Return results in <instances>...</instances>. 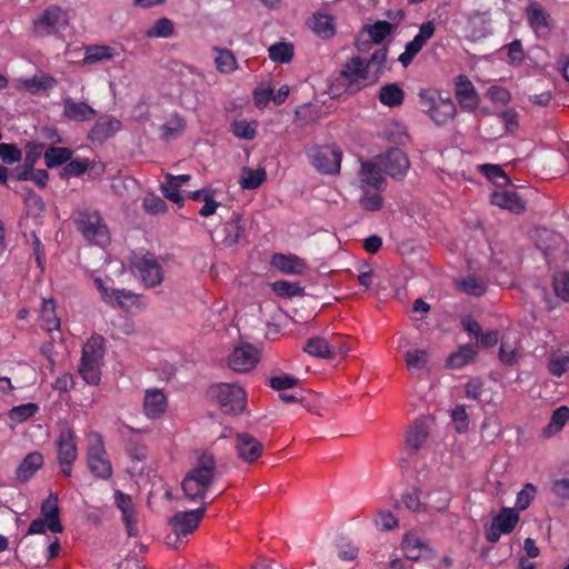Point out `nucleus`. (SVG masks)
<instances>
[{
  "label": "nucleus",
  "instance_id": "052dcab7",
  "mask_svg": "<svg viewBox=\"0 0 569 569\" xmlns=\"http://www.w3.org/2000/svg\"><path fill=\"white\" fill-rule=\"evenodd\" d=\"M293 56V48L289 43L278 42L269 48V58L272 61L288 63Z\"/></svg>",
  "mask_w": 569,
  "mask_h": 569
},
{
  "label": "nucleus",
  "instance_id": "4be33fe9",
  "mask_svg": "<svg viewBox=\"0 0 569 569\" xmlns=\"http://www.w3.org/2000/svg\"><path fill=\"white\" fill-rule=\"evenodd\" d=\"M58 495L50 492L48 498L41 505V517L47 521L48 529L53 533L63 531V526L60 521V510L58 505Z\"/></svg>",
  "mask_w": 569,
  "mask_h": 569
},
{
  "label": "nucleus",
  "instance_id": "39448f33",
  "mask_svg": "<svg viewBox=\"0 0 569 569\" xmlns=\"http://www.w3.org/2000/svg\"><path fill=\"white\" fill-rule=\"evenodd\" d=\"M87 463L96 478L109 479L112 476V465L106 451L103 439L96 431L88 435Z\"/></svg>",
  "mask_w": 569,
  "mask_h": 569
},
{
  "label": "nucleus",
  "instance_id": "c85d7f7f",
  "mask_svg": "<svg viewBox=\"0 0 569 569\" xmlns=\"http://www.w3.org/2000/svg\"><path fill=\"white\" fill-rule=\"evenodd\" d=\"M303 351L311 357L332 359L337 356V346L322 337H313L307 341Z\"/></svg>",
  "mask_w": 569,
  "mask_h": 569
},
{
  "label": "nucleus",
  "instance_id": "3c124183",
  "mask_svg": "<svg viewBox=\"0 0 569 569\" xmlns=\"http://www.w3.org/2000/svg\"><path fill=\"white\" fill-rule=\"evenodd\" d=\"M422 490L413 488L402 496V502L412 512H425L427 511V503L422 501Z\"/></svg>",
  "mask_w": 569,
  "mask_h": 569
},
{
  "label": "nucleus",
  "instance_id": "c756f323",
  "mask_svg": "<svg viewBox=\"0 0 569 569\" xmlns=\"http://www.w3.org/2000/svg\"><path fill=\"white\" fill-rule=\"evenodd\" d=\"M468 38L472 41L480 40L491 34V27L487 13L473 12L468 18Z\"/></svg>",
  "mask_w": 569,
  "mask_h": 569
},
{
  "label": "nucleus",
  "instance_id": "4468645a",
  "mask_svg": "<svg viewBox=\"0 0 569 569\" xmlns=\"http://www.w3.org/2000/svg\"><path fill=\"white\" fill-rule=\"evenodd\" d=\"M234 449L240 460L252 463L258 460L264 450L262 442L248 432H239L234 439Z\"/></svg>",
  "mask_w": 569,
  "mask_h": 569
},
{
  "label": "nucleus",
  "instance_id": "ddd939ff",
  "mask_svg": "<svg viewBox=\"0 0 569 569\" xmlns=\"http://www.w3.org/2000/svg\"><path fill=\"white\" fill-rule=\"evenodd\" d=\"M94 284L99 290L102 300L121 309H128L138 302V296L126 289H110L101 278L94 279Z\"/></svg>",
  "mask_w": 569,
  "mask_h": 569
},
{
  "label": "nucleus",
  "instance_id": "7c9ffc66",
  "mask_svg": "<svg viewBox=\"0 0 569 569\" xmlns=\"http://www.w3.org/2000/svg\"><path fill=\"white\" fill-rule=\"evenodd\" d=\"M114 502L122 512V518L129 536L136 535V515L130 496L120 490L114 491Z\"/></svg>",
  "mask_w": 569,
  "mask_h": 569
},
{
  "label": "nucleus",
  "instance_id": "09e8293b",
  "mask_svg": "<svg viewBox=\"0 0 569 569\" xmlns=\"http://www.w3.org/2000/svg\"><path fill=\"white\" fill-rule=\"evenodd\" d=\"M39 411V406L33 402L13 407L9 413V420L14 425L22 423L27 419L33 417Z\"/></svg>",
  "mask_w": 569,
  "mask_h": 569
},
{
  "label": "nucleus",
  "instance_id": "a18cd8bd",
  "mask_svg": "<svg viewBox=\"0 0 569 569\" xmlns=\"http://www.w3.org/2000/svg\"><path fill=\"white\" fill-rule=\"evenodd\" d=\"M266 170L262 168L257 170L243 168L239 183L242 189L252 190L262 184L266 180Z\"/></svg>",
  "mask_w": 569,
  "mask_h": 569
},
{
  "label": "nucleus",
  "instance_id": "bf43d9fd",
  "mask_svg": "<svg viewBox=\"0 0 569 569\" xmlns=\"http://www.w3.org/2000/svg\"><path fill=\"white\" fill-rule=\"evenodd\" d=\"M537 495V488L532 483H526L522 489L517 493L515 510L517 512L523 511L529 508Z\"/></svg>",
  "mask_w": 569,
  "mask_h": 569
},
{
  "label": "nucleus",
  "instance_id": "20e7f679",
  "mask_svg": "<svg viewBox=\"0 0 569 569\" xmlns=\"http://www.w3.org/2000/svg\"><path fill=\"white\" fill-rule=\"evenodd\" d=\"M208 395L227 415L241 413L246 408L247 393L237 383H216L210 387Z\"/></svg>",
  "mask_w": 569,
  "mask_h": 569
},
{
  "label": "nucleus",
  "instance_id": "412c9836",
  "mask_svg": "<svg viewBox=\"0 0 569 569\" xmlns=\"http://www.w3.org/2000/svg\"><path fill=\"white\" fill-rule=\"evenodd\" d=\"M62 114L70 121L84 122L91 120L96 116V110L83 101H76L67 97L62 101Z\"/></svg>",
  "mask_w": 569,
  "mask_h": 569
},
{
  "label": "nucleus",
  "instance_id": "5fc2aeb1",
  "mask_svg": "<svg viewBox=\"0 0 569 569\" xmlns=\"http://www.w3.org/2000/svg\"><path fill=\"white\" fill-rule=\"evenodd\" d=\"M173 33V23L168 18L157 20L144 31L148 38H169Z\"/></svg>",
  "mask_w": 569,
  "mask_h": 569
},
{
  "label": "nucleus",
  "instance_id": "aec40b11",
  "mask_svg": "<svg viewBox=\"0 0 569 569\" xmlns=\"http://www.w3.org/2000/svg\"><path fill=\"white\" fill-rule=\"evenodd\" d=\"M429 437V425L425 419L413 421L405 437V448L409 453H415L420 450Z\"/></svg>",
  "mask_w": 569,
  "mask_h": 569
},
{
  "label": "nucleus",
  "instance_id": "e433bc0d",
  "mask_svg": "<svg viewBox=\"0 0 569 569\" xmlns=\"http://www.w3.org/2000/svg\"><path fill=\"white\" fill-rule=\"evenodd\" d=\"M43 465V457L40 452H31L26 456L17 469V478L28 481Z\"/></svg>",
  "mask_w": 569,
  "mask_h": 569
},
{
  "label": "nucleus",
  "instance_id": "37998d69",
  "mask_svg": "<svg viewBox=\"0 0 569 569\" xmlns=\"http://www.w3.org/2000/svg\"><path fill=\"white\" fill-rule=\"evenodd\" d=\"M72 150L63 147H50L44 151L43 158L48 168H56L67 163L72 157Z\"/></svg>",
  "mask_w": 569,
  "mask_h": 569
},
{
  "label": "nucleus",
  "instance_id": "0e129e2a",
  "mask_svg": "<svg viewBox=\"0 0 569 569\" xmlns=\"http://www.w3.org/2000/svg\"><path fill=\"white\" fill-rule=\"evenodd\" d=\"M451 420L455 426V429L459 433H465L469 429V417L463 405L456 406L451 410Z\"/></svg>",
  "mask_w": 569,
  "mask_h": 569
},
{
  "label": "nucleus",
  "instance_id": "72a5a7b5",
  "mask_svg": "<svg viewBox=\"0 0 569 569\" xmlns=\"http://www.w3.org/2000/svg\"><path fill=\"white\" fill-rule=\"evenodd\" d=\"M120 127H121V123L116 118H112V117L101 118L92 127L89 137L92 141H103L107 138L114 134L117 131H119Z\"/></svg>",
  "mask_w": 569,
  "mask_h": 569
},
{
  "label": "nucleus",
  "instance_id": "f8f14e48",
  "mask_svg": "<svg viewBox=\"0 0 569 569\" xmlns=\"http://www.w3.org/2000/svg\"><path fill=\"white\" fill-rule=\"evenodd\" d=\"M379 166L383 172L393 179H402L410 167L407 154L398 149H390L385 154L378 157Z\"/></svg>",
  "mask_w": 569,
  "mask_h": 569
},
{
  "label": "nucleus",
  "instance_id": "6e6d98bb",
  "mask_svg": "<svg viewBox=\"0 0 569 569\" xmlns=\"http://www.w3.org/2000/svg\"><path fill=\"white\" fill-rule=\"evenodd\" d=\"M485 389L483 382L480 379H471L466 383L465 395L468 399H472L482 403L490 405L492 402V398L483 397Z\"/></svg>",
  "mask_w": 569,
  "mask_h": 569
},
{
  "label": "nucleus",
  "instance_id": "a211bd4d",
  "mask_svg": "<svg viewBox=\"0 0 569 569\" xmlns=\"http://www.w3.org/2000/svg\"><path fill=\"white\" fill-rule=\"evenodd\" d=\"M455 91L460 107L466 111H473L479 106V98L475 86L466 76H458Z\"/></svg>",
  "mask_w": 569,
  "mask_h": 569
},
{
  "label": "nucleus",
  "instance_id": "9d476101",
  "mask_svg": "<svg viewBox=\"0 0 569 569\" xmlns=\"http://www.w3.org/2000/svg\"><path fill=\"white\" fill-rule=\"evenodd\" d=\"M520 516L517 510L509 507H503L497 516L493 517L491 525L486 529V539L495 543L502 535H508L513 531L519 522Z\"/></svg>",
  "mask_w": 569,
  "mask_h": 569
},
{
  "label": "nucleus",
  "instance_id": "393cba45",
  "mask_svg": "<svg viewBox=\"0 0 569 569\" xmlns=\"http://www.w3.org/2000/svg\"><path fill=\"white\" fill-rule=\"evenodd\" d=\"M520 358L519 336L515 331L503 333L499 348V359L505 365H515Z\"/></svg>",
  "mask_w": 569,
  "mask_h": 569
},
{
  "label": "nucleus",
  "instance_id": "c9c22d12",
  "mask_svg": "<svg viewBox=\"0 0 569 569\" xmlns=\"http://www.w3.org/2000/svg\"><path fill=\"white\" fill-rule=\"evenodd\" d=\"M533 239L536 246L545 254L556 249L561 242V236L547 228H538L535 230Z\"/></svg>",
  "mask_w": 569,
  "mask_h": 569
},
{
  "label": "nucleus",
  "instance_id": "c03bdc74",
  "mask_svg": "<svg viewBox=\"0 0 569 569\" xmlns=\"http://www.w3.org/2000/svg\"><path fill=\"white\" fill-rule=\"evenodd\" d=\"M379 100L387 107L399 106L403 100V91L396 83L386 84L380 89Z\"/></svg>",
  "mask_w": 569,
  "mask_h": 569
},
{
  "label": "nucleus",
  "instance_id": "de8ad7c7",
  "mask_svg": "<svg viewBox=\"0 0 569 569\" xmlns=\"http://www.w3.org/2000/svg\"><path fill=\"white\" fill-rule=\"evenodd\" d=\"M186 129V121L178 114H172L161 127L162 138L171 140L180 136Z\"/></svg>",
  "mask_w": 569,
  "mask_h": 569
},
{
  "label": "nucleus",
  "instance_id": "864d4df0",
  "mask_svg": "<svg viewBox=\"0 0 569 569\" xmlns=\"http://www.w3.org/2000/svg\"><path fill=\"white\" fill-rule=\"evenodd\" d=\"M450 493L445 489H438L428 493L427 497V510L433 509L436 511H445L450 502Z\"/></svg>",
  "mask_w": 569,
  "mask_h": 569
},
{
  "label": "nucleus",
  "instance_id": "4c0bfd02",
  "mask_svg": "<svg viewBox=\"0 0 569 569\" xmlns=\"http://www.w3.org/2000/svg\"><path fill=\"white\" fill-rule=\"evenodd\" d=\"M103 355V338L101 336H93L83 346L81 360L102 365Z\"/></svg>",
  "mask_w": 569,
  "mask_h": 569
},
{
  "label": "nucleus",
  "instance_id": "6e6552de",
  "mask_svg": "<svg viewBox=\"0 0 569 569\" xmlns=\"http://www.w3.org/2000/svg\"><path fill=\"white\" fill-rule=\"evenodd\" d=\"M308 158L319 172L335 174L340 170L342 153L335 146L315 147L308 151Z\"/></svg>",
  "mask_w": 569,
  "mask_h": 569
},
{
  "label": "nucleus",
  "instance_id": "bb28decb",
  "mask_svg": "<svg viewBox=\"0 0 569 569\" xmlns=\"http://www.w3.org/2000/svg\"><path fill=\"white\" fill-rule=\"evenodd\" d=\"M58 460L76 461L78 458V448L74 432L64 427L60 430L57 439Z\"/></svg>",
  "mask_w": 569,
  "mask_h": 569
},
{
  "label": "nucleus",
  "instance_id": "a878e982",
  "mask_svg": "<svg viewBox=\"0 0 569 569\" xmlns=\"http://www.w3.org/2000/svg\"><path fill=\"white\" fill-rule=\"evenodd\" d=\"M119 56L117 47L107 44H91L84 48V57L81 61L82 66H92L101 62L110 61Z\"/></svg>",
  "mask_w": 569,
  "mask_h": 569
},
{
  "label": "nucleus",
  "instance_id": "f03ea898",
  "mask_svg": "<svg viewBox=\"0 0 569 569\" xmlns=\"http://www.w3.org/2000/svg\"><path fill=\"white\" fill-rule=\"evenodd\" d=\"M216 472L214 458L209 453L199 457L197 465L186 475L181 487L189 501H201L211 486Z\"/></svg>",
  "mask_w": 569,
  "mask_h": 569
},
{
  "label": "nucleus",
  "instance_id": "423d86ee",
  "mask_svg": "<svg viewBox=\"0 0 569 569\" xmlns=\"http://www.w3.org/2000/svg\"><path fill=\"white\" fill-rule=\"evenodd\" d=\"M78 230L91 243L106 247L110 243V233L102 217L97 211L80 212L76 219Z\"/></svg>",
  "mask_w": 569,
  "mask_h": 569
},
{
  "label": "nucleus",
  "instance_id": "774afa93",
  "mask_svg": "<svg viewBox=\"0 0 569 569\" xmlns=\"http://www.w3.org/2000/svg\"><path fill=\"white\" fill-rule=\"evenodd\" d=\"M375 523L381 530H390L398 525V520L391 511L380 510L375 518Z\"/></svg>",
  "mask_w": 569,
  "mask_h": 569
},
{
  "label": "nucleus",
  "instance_id": "ea45409f",
  "mask_svg": "<svg viewBox=\"0 0 569 569\" xmlns=\"http://www.w3.org/2000/svg\"><path fill=\"white\" fill-rule=\"evenodd\" d=\"M569 420V408L567 406H561L557 408L551 416L549 423L543 428L542 435L546 438H550L559 433L565 425Z\"/></svg>",
  "mask_w": 569,
  "mask_h": 569
},
{
  "label": "nucleus",
  "instance_id": "8fccbe9b",
  "mask_svg": "<svg viewBox=\"0 0 569 569\" xmlns=\"http://www.w3.org/2000/svg\"><path fill=\"white\" fill-rule=\"evenodd\" d=\"M214 63L221 73H231L237 69V60L228 49H216Z\"/></svg>",
  "mask_w": 569,
  "mask_h": 569
},
{
  "label": "nucleus",
  "instance_id": "603ef678",
  "mask_svg": "<svg viewBox=\"0 0 569 569\" xmlns=\"http://www.w3.org/2000/svg\"><path fill=\"white\" fill-rule=\"evenodd\" d=\"M435 31L436 22L433 20H428L419 27L418 33L408 43L421 51L427 42L433 37Z\"/></svg>",
  "mask_w": 569,
  "mask_h": 569
},
{
  "label": "nucleus",
  "instance_id": "e2e57ef3",
  "mask_svg": "<svg viewBox=\"0 0 569 569\" xmlns=\"http://www.w3.org/2000/svg\"><path fill=\"white\" fill-rule=\"evenodd\" d=\"M54 79L48 76L33 77L22 81V87L30 93H37L40 90L52 88Z\"/></svg>",
  "mask_w": 569,
  "mask_h": 569
},
{
  "label": "nucleus",
  "instance_id": "79ce46f5",
  "mask_svg": "<svg viewBox=\"0 0 569 569\" xmlns=\"http://www.w3.org/2000/svg\"><path fill=\"white\" fill-rule=\"evenodd\" d=\"M310 28L317 36L323 39L330 38L335 34L333 20L330 16L325 13L313 14L310 21Z\"/></svg>",
  "mask_w": 569,
  "mask_h": 569
},
{
  "label": "nucleus",
  "instance_id": "f257e3e1",
  "mask_svg": "<svg viewBox=\"0 0 569 569\" xmlns=\"http://www.w3.org/2000/svg\"><path fill=\"white\" fill-rule=\"evenodd\" d=\"M387 50H376L369 59L351 57L341 68L340 78L355 92L376 83L386 68Z\"/></svg>",
  "mask_w": 569,
  "mask_h": 569
},
{
  "label": "nucleus",
  "instance_id": "2eb2a0df",
  "mask_svg": "<svg viewBox=\"0 0 569 569\" xmlns=\"http://www.w3.org/2000/svg\"><path fill=\"white\" fill-rule=\"evenodd\" d=\"M526 16L530 28L538 38L546 39L550 36L553 27L552 20L540 3L531 2L526 10Z\"/></svg>",
  "mask_w": 569,
  "mask_h": 569
},
{
  "label": "nucleus",
  "instance_id": "9b49d317",
  "mask_svg": "<svg viewBox=\"0 0 569 569\" xmlns=\"http://www.w3.org/2000/svg\"><path fill=\"white\" fill-rule=\"evenodd\" d=\"M383 169L379 166L378 157L372 161H361L357 176V186L360 190L373 189L381 191L385 188Z\"/></svg>",
  "mask_w": 569,
  "mask_h": 569
},
{
  "label": "nucleus",
  "instance_id": "7ed1b4c3",
  "mask_svg": "<svg viewBox=\"0 0 569 569\" xmlns=\"http://www.w3.org/2000/svg\"><path fill=\"white\" fill-rule=\"evenodd\" d=\"M418 96L422 111L426 112L436 124L442 126L453 119L457 110L450 97H445L435 90H422Z\"/></svg>",
  "mask_w": 569,
  "mask_h": 569
},
{
  "label": "nucleus",
  "instance_id": "49530a36",
  "mask_svg": "<svg viewBox=\"0 0 569 569\" xmlns=\"http://www.w3.org/2000/svg\"><path fill=\"white\" fill-rule=\"evenodd\" d=\"M232 133L243 140H253L257 134L258 122L256 120L237 119L232 122Z\"/></svg>",
  "mask_w": 569,
  "mask_h": 569
},
{
  "label": "nucleus",
  "instance_id": "69168bd1",
  "mask_svg": "<svg viewBox=\"0 0 569 569\" xmlns=\"http://www.w3.org/2000/svg\"><path fill=\"white\" fill-rule=\"evenodd\" d=\"M482 173L495 184L506 186L509 183V178L497 164H483L481 166Z\"/></svg>",
  "mask_w": 569,
  "mask_h": 569
},
{
  "label": "nucleus",
  "instance_id": "0eeeda50",
  "mask_svg": "<svg viewBox=\"0 0 569 569\" xmlns=\"http://www.w3.org/2000/svg\"><path fill=\"white\" fill-rule=\"evenodd\" d=\"M68 24V12L57 6H51L32 21L31 31L36 37L42 38L66 29Z\"/></svg>",
  "mask_w": 569,
  "mask_h": 569
},
{
  "label": "nucleus",
  "instance_id": "58836bf2",
  "mask_svg": "<svg viewBox=\"0 0 569 569\" xmlns=\"http://www.w3.org/2000/svg\"><path fill=\"white\" fill-rule=\"evenodd\" d=\"M402 549L406 558L410 560H419L428 551L427 545L416 533L403 537Z\"/></svg>",
  "mask_w": 569,
  "mask_h": 569
},
{
  "label": "nucleus",
  "instance_id": "2f4dec72",
  "mask_svg": "<svg viewBox=\"0 0 569 569\" xmlns=\"http://www.w3.org/2000/svg\"><path fill=\"white\" fill-rule=\"evenodd\" d=\"M491 203L515 213H519L525 210V202L522 199L511 191H495L491 194Z\"/></svg>",
  "mask_w": 569,
  "mask_h": 569
},
{
  "label": "nucleus",
  "instance_id": "680f3d73",
  "mask_svg": "<svg viewBox=\"0 0 569 569\" xmlns=\"http://www.w3.org/2000/svg\"><path fill=\"white\" fill-rule=\"evenodd\" d=\"M459 289L469 295L479 297L486 292V283L476 277H467L458 283Z\"/></svg>",
  "mask_w": 569,
  "mask_h": 569
},
{
  "label": "nucleus",
  "instance_id": "473e14b6",
  "mask_svg": "<svg viewBox=\"0 0 569 569\" xmlns=\"http://www.w3.org/2000/svg\"><path fill=\"white\" fill-rule=\"evenodd\" d=\"M391 27L387 21H377L372 26H368L360 33L358 39V47L361 49V46L371 41L373 43L381 42L390 32Z\"/></svg>",
  "mask_w": 569,
  "mask_h": 569
},
{
  "label": "nucleus",
  "instance_id": "f3484780",
  "mask_svg": "<svg viewBox=\"0 0 569 569\" xmlns=\"http://www.w3.org/2000/svg\"><path fill=\"white\" fill-rule=\"evenodd\" d=\"M244 233V226L242 219L238 213H232L231 219L224 222L219 229L216 230V239L227 246L236 244Z\"/></svg>",
  "mask_w": 569,
  "mask_h": 569
},
{
  "label": "nucleus",
  "instance_id": "cd10ccee",
  "mask_svg": "<svg viewBox=\"0 0 569 569\" xmlns=\"http://www.w3.org/2000/svg\"><path fill=\"white\" fill-rule=\"evenodd\" d=\"M270 263L279 271L287 274H302L306 269V262L295 254L274 253Z\"/></svg>",
  "mask_w": 569,
  "mask_h": 569
},
{
  "label": "nucleus",
  "instance_id": "6ab92c4d",
  "mask_svg": "<svg viewBox=\"0 0 569 569\" xmlns=\"http://www.w3.org/2000/svg\"><path fill=\"white\" fill-rule=\"evenodd\" d=\"M204 512V508L178 512L170 519V525L178 536L188 535L199 526Z\"/></svg>",
  "mask_w": 569,
  "mask_h": 569
},
{
  "label": "nucleus",
  "instance_id": "13d9d810",
  "mask_svg": "<svg viewBox=\"0 0 569 569\" xmlns=\"http://www.w3.org/2000/svg\"><path fill=\"white\" fill-rule=\"evenodd\" d=\"M91 162L88 158H77L69 160L61 171L62 178L79 177L84 173L90 167Z\"/></svg>",
  "mask_w": 569,
  "mask_h": 569
},
{
  "label": "nucleus",
  "instance_id": "a19ab883",
  "mask_svg": "<svg viewBox=\"0 0 569 569\" xmlns=\"http://www.w3.org/2000/svg\"><path fill=\"white\" fill-rule=\"evenodd\" d=\"M476 356L477 349L473 346L465 345L448 357L447 365L452 369H460L473 361Z\"/></svg>",
  "mask_w": 569,
  "mask_h": 569
},
{
  "label": "nucleus",
  "instance_id": "1a4fd4ad",
  "mask_svg": "<svg viewBox=\"0 0 569 569\" xmlns=\"http://www.w3.org/2000/svg\"><path fill=\"white\" fill-rule=\"evenodd\" d=\"M132 266L147 288H154L163 281L162 263L153 254L137 256Z\"/></svg>",
  "mask_w": 569,
  "mask_h": 569
},
{
  "label": "nucleus",
  "instance_id": "338daca9",
  "mask_svg": "<svg viewBox=\"0 0 569 569\" xmlns=\"http://www.w3.org/2000/svg\"><path fill=\"white\" fill-rule=\"evenodd\" d=\"M362 196L359 198L360 206L369 211L379 210L382 206V198L379 191L373 190L372 192L367 190H362Z\"/></svg>",
  "mask_w": 569,
  "mask_h": 569
},
{
  "label": "nucleus",
  "instance_id": "b1692460",
  "mask_svg": "<svg viewBox=\"0 0 569 569\" xmlns=\"http://www.w3.org/2000/svg\"><path fill=\"white\" fill-rule=\"evenodd\" d=\"M167 397L161 389L152 388L144 392L143 412L149 419H157L167 409Z\"/></svg>",
  "mask_w": 569,
  "mask_h": 569
},
{
  "label": "nucleus",
  "instance_id": "f704fd0d",
  "mask_svg": "<svg viewBox=\"0 0 569 569\" xmlns=\"http://www.w3.org/2000/svg\"><path fill=\"white\" fill-rule=\"evenodd\" d=\"M39 320L40 327L48 332L60 328V319L57 317L56 303L52 299L42 300Z\"/></svg>",
  "mask_w": 569,
  "mask_h": 569
},
{
  "label": "nucleus",
  "instance_id": "dca6fc26",
  "mask_svg": "<svg viewBox=\"0 0 569 569\" xmlns=\"http://www.w3.org/2000/svg\"><path fill=\"white\" fill-rule=\"evenodd\" d=\"M259 361V351L251 345L236 347L229 357V367L237 372H247Z\"/></svg>",
  "mask_w": 569,
  "mask_h": 569
},
{
  "label": "nucleus",
  "instance_id": "5701e85b",
  "mask_svg": "<svg viewBox=\"0 0 569 569\" xmlns=\"http://www.w3.org/2000/svg\"><path fill=\"white\" fill-rule=\"evenodd\" d=\"M405 362L410 375L417 379L430 370L429 352L426 349H411L405 353Z\"/></svg>",
  "mask_w": 569,
  "mask_h": 569
},
{
  "label": "nucleus",
  "instance_id": "4d7b16f0",
  "mask_svg": "<svg viewBox=\"0 0 569 569\" xmlns=\"http://www.w3.org/2000/svg\"><path fill=\"white\" fill-rule=\"evenodd\" d=\"M79 373L87 383L98 385L101 378V365L81 360Z\"/></svg>",
  "mask_w": 569,
  "mask_h": 569
}]
</instances>
